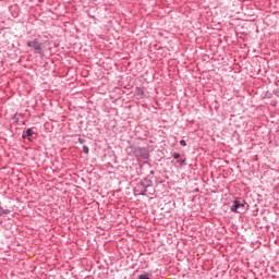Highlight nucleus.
<instances>
[{"label":"nucleus","instance_id":"7ed1b4c3","mask_svg":"<svg viewBox=\"0 0 279 279\" xmlns=\"http://www.w3.org/2000/svg\"><path fill=\"white\" fill-rule=\"evenodd\" d=\"M136 95H137V97L143 98V97H145V92L142 88H137Z\"/></svg>","mask_w":279,"mask_h":279},{"label":"nucleus","instance_id":"423d86ee","mask_svg":"<svg viewBox=\"0 0 279 279\" xmlns=\"http://www.w3.org/2000/svg\"><path fill=\"white\" fill-rule=\"evenodd\" d=\"M83 151H84V154H88V146H83Z\"/></svg>","mask_w":279,"mask_h":279},{"label":"nucleus","instance_id":"1a4fd4ad","mask_svg":"<svg viewBox=\"0 0 279 279\" xmlns=\"http://www.w3.org/2000/svg\"><path fill=\"white\" fill-rule=\"evenodd\" d=\"M78 143H81V145H84V140L78 138Z\"/></svg>","mask_w":279,"mask_h":279},{"label":"nucleus","instance_id":"20e7f679","mask_svg":"<svg viewBox=\"0 0 279 279\" xmlns=\"http://www.w3.org/2000/svg\"><path fill=\"white\" fill-rule=\"evenodd\" d=\"M34 131L32 129L26 130L25 134H23V138H26V136H33Z\"/></svg>","mask_w":279,"mask_h":279},{"label":"nucleus","instance_id":"0eeeda50","mask_svg":"<svg viewBox=\"0 0 279 279\" xmlns=\"http://www.w3.org/2000/svg\"><path fill=\"white\" fill-rule=\"evenodd\" d=\"M173 158H174V160H178V158H180V154L174 153V154H173Z\"/></svg>","mask_w":279,"mask_h":279},{"label":"nucleus","instance_id":"39448f33","mask_svg":"<svg viewBox=\"0 0 279 279\" xmlns=\"http://www.w3.org/2000/svg\"><path fill=\"white\" fill-rule=\"evenodd\" d=\"M180 145H181L182 147H186V141L181 140V141H180Z\"/></svg>","mask_w":279,"mask_h":279},{"label":"nucleus","instance_id":"6e6552de","mask_svg":"<svg viewBox=\"0 0 279 279\" xmlns=\"http://www.w3.org/2000/svg\"><path fill=\"white\" fill-rule=\"evenodd\" d=\"M140 279H149V277L145 276V275H141Z\"/></svg>","mask_w":279,"mask_h":279},{"label":"nucleus","instance_id":"f03ea898","mask_svg":"<svg viewBox=\"0 0 279 279\" xmlns=\"http://www.w3.org/2000/svg\"><path fill=\"white\" fill-rule=\"evenodd\" d=\"M232 213H245V205L239 201H235L231 207Z\"/></svg>","mask_w":279,"mask_h":279},{"label":"nucleus","instance_id":"f257e3e1","mask_svg":"<svg viewBox=\"0 0 279 279\" xmlns=\"http://www.w3.org/2000/svg\"><path fill=\"white\" fill-rule=\"evenodd\" d=\"M27 47L34 49L35 53H43V44L38 43V40L27 41Z\"/></svg>","mask_w":279,"mask_h":279}]
</instances>
